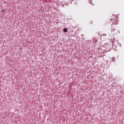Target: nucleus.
Segmentation results:
<instances>
[{
  "instance_id": "obj_1",
  "label": "nucleus",
  "mask_w": 124,
  "mask_h": 124,
  "mask_svg": "<svg viewBox=\"0 0 124 124\" xmlns=\"http://www.w3.org/2000/svg\"><path fill=\"white\" fill-rule=\"evenodd\" d=\"M111 31L112 33V34L113 35H116L117 33V31L115 29L113 28H111Z\"/></svg>"
},
{
  "instance_id": "obj_2",
  "label": "nucleus",
  "mask_w": 124,
  "mask_h": 124,
  "mask_svg": "<svg viewBox=\"0 0 124 124\" xmlns=\"http://www.w3.org/2000/svg\"><path fill=\"white\" fill-rule=\"evenodd\" d=\"M71 3V4H74L75 5H76L77 4V2L75 1L74 0H72Z\"/></svg>"
},
{
  "instance_id": "obj_3",
  "label": "nucleus",
  "mask_w": 124,
  "mask_h": 124,
  "mask_svg": "<svg viewBox=\"0 0 124 124\" xmlns=\"http://www.w3.org/2000/svg\"><path fill=\"white\" fill-rule=\"evenodd\" d=\"M68 30L67 28H64L63 30V31L64 32H66Z\"/></svg>"
},
{
  "instance_id": "obj_4",
  "label": "nucleus",
  "mask_w": 124,
  "mask_h": 124,
  "mask_svg": "<svg viewBox=\"0 0 124 124\" xmlns=\"http://www.w3.org/2000/svg\"><path fill=\"white\" fill-rule=\"evenodd\" d=\"M90 1V3L91 4H93L92 3V2H91V0H89V2Z\"/></svg>"
},
{
  "instance_id": "obj_5",
  "label": "nucleus",
  "mask_w": 124,
  "mask_h": 124,
  "mask_svg": "<svg viewBox=\"0 0 124 124\" xmlns=\"http://www.w3.org/2000/svg\"><path fill=\"white\" fill-rule=\"evenodd\" d=\"M112 60H113V61L114 62H115V60L114 59V58H113Z\"/></svg>"
},
{
  "instance_id": "obj_6",
  "label": "nucleus",
  "mask_w": 124,
  "mask_h": 124,
  "mask_svg": "<svg viewBox=\"0 0 124 124\" xmlns=\"http://www.w3.org/2000/svg\"><path fill=\"white\" fill-rule=\"evenodd\" d=\"M112 20H113V19H110V20H111V21H112Z\"/></svg>"
},
{
  "instance_id": "obj_7",
  "label": "nucleus",
  "mask_w": 124,
  "mask_h": 124,
  "mask_svg": "<svg viewBox=\"0 0 124 124\" xmlns=\"http://www.w3.org/2000/svg\"><path fill=\"white\" fill-rule=\"evenodd\" d=\"M3 12H4V10H3Z\"/></svg>"
}]
</instances>
